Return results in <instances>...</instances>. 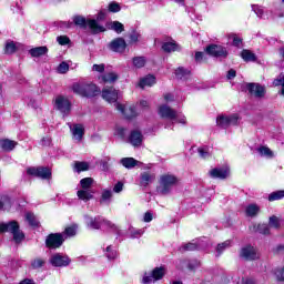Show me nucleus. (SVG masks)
<instances>
[{
  "label": "nucleus",
  "instance_id": "obj_5",
  "mask_svg": "<svg viewBox=\"0 0 284 284\" xmlns=\"http://www.w3.org/2000/svg\"><path fill=\"white\" fill-rule=\"evenodd\" d=\"M85 225L89 230H101V227H109L110 230H114V232L119 230L116 225L112 224V222L108 220H103L101 216H85Z\"/></svg>",
  "mask_w": 284,
  "mask_h": 284
},
{
  "label": "nucleus",
  "instance_id": "obj_42",
  "mask_svg": "<svg viewBox=\"0 0 284 284\" xmlns=\"http://www.w3.org/2000/svg\"><path fill=\"white\" fill-rule=\"evenodd\" d=\"M181 250L183 252H194V250H199V244L190 242L187 244L182 245Z\"/></svg>",
  "mask_w": 284,
  "mask_h": 284
},
{
  "label": "nucleus",
  "instance_id": "obj_17",
  "mask_svg": "<svg viewBox=\"0 0 284 284\" xmlns=\"http://www.w3.org/2000/svg\"><path fill=\"white\" fill-rule=\"evenodd\" d=\"M102 99L108 103H116L119 101V91L113 87L102 89Z\"/></svg>",
  "mask_w": 284,
  "mask_h": 284
},
{
  "label": "nucleus",
  "instance_id": "obj_8",
  "mask_svg": "<svg viewBox=\"0 0 284 284\" xmlns=\"http://www.w3.org/2000/svg\"><path fill=\"white\" fill-rule=\"evenodd\" d=\"M115 108L125 116V119H134L135 116H139V109L133 104L115 103Z\"/></svg>",
  "mask_w": 284,
  "mask_h": 284
},
{
  "label": "nucleus",
  "instance_id": "obj_60",
  "mask_svg": "<svg viewBox=\"0 0 284 284\" xmlns=\"http://www.w3.org/2000/svg\"><path fill=\"white\" fill-rule=\"evenodd\" d=\"M241 43H243V40L236 36H233V45L241 48Z\"/></svg>",
  "mask_w": 284,
  "mask_h": 284
},
{
  "label": "nucleus",
  "instance_id": "obj_34",
  "mask_svg": "<svg viewBox=\"0 0 284 284\" xmlns=\"http://www.w3.org/2000/svg\"><path fill=\"white\" fill-rule=\"evenodd\" d=\"M246 215L253 217L257 216L258 212H261V206L258 204H248L245 209Z\"/></svg>",
  "mask_w": 284,
  "mask_h": 284
},
{
  "label": "nucleus",
  "instance_id": "obj_46",
  "mask_svg": "<svg viewBox=\"0 0 284 284\" xmlns=\"http://www.w3.org/2000/svg\"><path fill=\"white\" fill-rule=\"evenodd\" d=\"M112 199V191L104 190L101 195V203H108Z\"/></svg>",
  "mask_w": 284,
  "mask_h": 284
},
{
  "label": "nucleus",
  "instance_id": "obj_27",
  "mask_svg": "<svg viewBox=\"0 0 284 284\" xmlns=\"http://www.w3.org/2000/svg\"><path fill=\"white\" fill-rule=\"evenodd\" d=\"M120 163L123 165V168H126V170H132V168H136V165H139V161H136L134 158H123L121 159Z\"/></svg>",
  "mask_w": 284,
  "mask_h": 284
},
{
  "label": "nucleus",
  "instance_id": "obj_13",
  "mask_svg": "<svg viewBox=\"0 0 284 284\" xmlns=\"http://www.w3.org/2000/svg\"><path fill=\"white\" fill-rule=\"evenodd\" d=\"M70 257H68V255H63L61 253H55L53 255H51L49 263L53 266V267H68V265H70Z\"/></svg>",
  "mask_w": 284,
  "mask_h": 284
},
{
  "label": "nucleus",
  "instance_id": "obj_39",
  "mask_svg": "<svg viewBox=\"0 0 284 284\" xmlns=\"http://www.w3.org/2000/svg\"><path fill=\"white\" fill-rule=\"evenodd\" d=\"M45 265V260L43 258H34L31 261L32 270H41Z\"/></svg>",
  "mask_w": 284,
  "mask_h": 284
},
{
  "label": "nucleus",
  "instance_id": "obj_48",
  "mask_svg": "<svg viewBox=\"0 0 284 284\" xmlns=\"http://www.w3.org/2000/svg\"><path fill=\"white\" fill-rule=\"evenodd\" d=\"M230 245H232V241L227 240L221 244L217 245L216 247V252L219 254H221L226 247H230Z\"/></svg>",
  "mask_w": 284,
  "mask_h": 284
},
{
  "label": "nucleus",
  "instance_id": "obj_49",
  "mask_svg": "<svg viewBox=\"0 0 284 284\" xmlns=\"http://www.w3.org/2000/svg\"><path fill=\"white\" fill-rule=\"evenodd\" d=\"M64 234H65L67 236H75V235H77V225L68 226V227L64 230Z\"/></svg>",
  "mask_w": 284,
  "mask_h": 284
},
{
  "label": "nucleus",
  "instance_id": "obj_11",
  "mask_svg": "<svg viewBox=\"0 0 284 284\" xmlns=\"http://www.w3.org/2000/svg\"><path fill=\"white\" fill-rule=\"evenodd\" d=\"M63 241H65L63 234L52 233L47 237L45 245L50 250H57L58 247H61V245H63Z\"/></svg>",
  "mask_w": 284,
  "mask_h": 284
},
{
  "label": "nucleus",
  "instance_id": "obj_14",
  "mask_svg": "<svg viewBox=\"0 0 284 284\" xmlns=\"http://www.w3.org/2000/svg\"><path fill=\"white\" fill-rule=\"evenodd\" d=\"M240 256L244 258V261H256V258H258V251L252 245H246L241 248Z\"/></svg>",
  "mask_w": 284,
  "mask_h": 284
},
{
  "label": "nucleus",
  "instance_id": "obj_26",
  "mask_svg": "<svg viewBox=\"0 0 284 284\" xmlns=\"http://www.w3.org/2000/svg\"><path fill=\"white\" fill-rule=\"evenodd\" d=\"M0 148L4 152H12L17 148V142L12 140H2L0 141Z\"/></svg>",
  "mask_w": 284,
  "mask_h": 284
},
{
  "label": "nucleus",
  "instance_id": "obj_1",
  "mask_svg": "<svg viewBox=\"0 0 284 284\" xmlns=\"http://www.w3.org/2000/svg\"><path fill=\"white\" fill-rule=\"evenodd\" d=\"M74 26H79L80 28H89L93 34H99V32H105V27L103 24L97 22L94 19H85L82 16H74L73 22H63L62 28H74Z\"/></svg>",
  "mask_w": 284,
  "mask_h": 284
},
{
  "label": "nucleus",
  "instance_id": "obj_31",
  "mask_svg": "<svg viewBox=\"0 0 284 284\" xmlns=\"http://www.w3.org/2000/svg\"><path fill=\"white\" fill-rule=\"evenodd\" d=\"M251 232H258V234L267 235V234H270V225H267V224H255L251 229Z\"/></svg>",
  "mask_w": 284,
  "mask_h": 284
},
{
  "label": "nucleus",
  "instance_id": "obj_59",
  "mask_svg": "<svg viewBox=\"0 0 284 284\" xmlns=\"http://www.w3.org/2000/svg\"><path fill=\"white\" fill-rule=\"evenodd\" d=\"M113 192H115L116 194H119V192H123V183L118 182L113 187Z\"/></svg>",
  "mask_w": 284,
  "mask_h": 284
},
{
  "label": "nucleus",
  "instance_id": "obj_51",
  "mask_svg": "<svg viewBox=\"0 0 284 284\" xmlns=\"http://www.w3.org/2000/svg\"><path fill=\"white\" fill-rule=\"evenodd\" d=\"M131 239H139V236H143V230L130 229Z\"/></svg>",
  "mask_w": 284,
  "mask_h": 284
},
{
  "label": "nucleus",
  "instance_id": "obj_33",
  "mask_svg": "<svg viewBox=\"0 0 284 284\" xmlns=\"http://www.w3.org/2000/svg\"><path fill=\"white\" fill-rule=\"evenodd\" d=\"M92 185H94V179L92 178H83L80 180V190H94Z\"/></svg>",
  "mask_w": 284,
  "mask_h": 284
},
{
  "label": "nucleus",
  "instance_id": "obj_38",
  "mask_svg": "<svg viewBox=\"0 0 284 284\" xmlns=\"http://www.w3.org/2000/svg\"><path fill=\"white\" fill-rule=\"evenodd\" d=\"M252 10L260 19H267V16L265 14V9H263L262 7L252 6Z\"/></svg>",
  "mask_w": 284,
  "mask_h": 284
},
{
  "label": "nucleus",
  "instance_id": "obj_16",
  "mask_svg": "<svg viewBox=\"0 0 284 284\" xmlns=\"http://www.w3.org/2000/svg\"><path fill=\"white\" fill-rule=\"evenodd\" d=\"M205 52L206 54H210V57H215V58L227 57V49H225L222 45L210 44L209 47H206Z\"/></svg>",
  "mask_w": 284,
  "mask_h": 284
},
{
  "label": "nucleus",
  "instance_id": "obj_58",
  "mask_svg": "<svg viewBox=\"0 0 284 284\" xmlns=\"http://www.w3.org/2000/svg\"><path fill=\"white\" fill-rule=\"evenodd\" d=\"M92 70L94 72H103L105 70V64H93Z\"/></svg>",
  "mask_w": 284,
  "mask_h": 284
},
{
  "label": "nucleus",
  "instance_id": "obj_45",
  "mask_svg": "<svg viewBox=\"0 0 284 284\" xmlns=\"http://www.w3.org/2000/svg\"><path fill=\"white\" fill-rule=\"evenodd\" d=\"M70 70V64H68V62H61L58 65L57 72H59V74H67Z\"/></svg>",
  "mask_w": 284,
  "mask_h": 284
},
{
  "label": "nucleus",
  "instance_id": "obj_24",
  "mask_svg": "<svg viewBox=\"0 0 284 284\" xmlns=\"http://www.w3.org/2000/svg\"><path fill=\"white\" fill-rule=\"evenodd\" d=\"M31 57L39 59V57H45L48 54V47H36L29 50Z\"/></svg>",
  "mask_w": 284,
  "mask_h": 284
},
{
  "label": "nucleus",
  "instance_id": "obj_20",
  "mask_svg": "<svg viewBox=\"0 0 284 284\" xmlns=\"http://www.w3.org/2000/svg\"><path fill=\"white\" fill-rule=\"evenodd\" d=\"M110 48L113 52H125V48H128V44L125 43V40L123 38H118L113 40L110 44Z\"/></svg>",
  "mask_w": 284,
  "mask_h": 284
},
{
  "label": "nucleus",
  "instance_id": "obj_21",
  "mask_svg": "<svg viewBox=\"0 0 284 284\" xmlns=\"http://www.w3.org/2000/svg\"><path fill=\"white\" fill-rule=\"evenodd\" d=\"M77 196L80 201L88 203V201H92V199H94V190L79 189Z\"/></svg>",
  "mask_w": 284,
  "mask_h": 284
},
{
  "label": "nucleus",
  "instance_id": "obj_10",
  "mask_svg": "<svg viewBox=\"0 0 284 284\" xmlns=\"http://www.w3.org/2000/svg\"><path fill=\"white\" fill-rule=\"evenodd\" d=\"M165 276V267H156L152 271L151 275L145 274L143 276L142 283L143 284H151L155 283V281H161Z\"/></svg>",
  "mask_w": 284,
  "mask_h": 284
},
{
  "label": "nucleus",
  "instance_id": "obj_47",
  "mask_svg": "<svg viewBox=\"0 0 284 284\" xmlns=\"http://www.w3.org/2000/svg\"><path fill=\"white\" fill-rule=\"evenodd\" d=\"M133 65L134 68H143L145 65V58L143 57L133 58Z\"/></svg>",
  "mask_w": 284,
  "mask_h": 284
},
{
  "label": "nucleus",
  "instance_id": "obj_9",
  "mask_svg": "<svg viewBox=\"0 0 284 284\" xmlns=\"http://www.w3.org/2000/svg\"><path fill=\"white\" fill-rule=\"evenodd\" d=\"M216 124L219 128H223L224 130L231 125H239V114L220 115L216 119Z\"/></svg>",
  "mask_w": 284,
  "mask_h": 284
},
{
  "label": "nucleus",
  "instance_id": "obj_6",
  "mask_svg": "<svg viewBox=\"0 0 284 284\" xmlns=\"http://www.w3.org/2000/svg\"><path fill=\"white\" fill-rule=\"evenodd\" d=\"M0 232H10L13 235V241H16V243H21L26 237L23 232L19 231V223H17V221L0 224Z\"/></svg>",
  "mask_w": 284,
  "mask_h": 284
},
{
  "label": "nucleus",
  "instance_id": "obj_62",
  "mask_svg": "<svg viewBox=\"0 0 284 284\" xmlns=\"http://www.w3.org/2000/svg\"><path fill=\"white\" fill-rule=\"evenodd\" d=\"M105 16H106L105 11H100V12L98 13V17H97V20H95L97 23H99V21H104Z\"/></svg>",
  "mask_w": 284,
  "mask_h": 284
},
{
  "label": "nucleus",
  "instance_id": "obj_63",
  "mask_svg": "<svg viewBox=\"0 0 284 284\" xmlns=\"http://www.w3.org/2000/svg\"><path fill=\"white\" fill-rule=\"evenodd\" d=\"M152 219H153L152 213L146 212L144 214L143 221H144V223H150V222H152Z\"/></svg>",
  "mask_w": 284,
  "mask_h": 284
},
{
  "label": "nucleus",
  "instance_id": "obj_61",
  "mask_svg": "<svg viewBox=\"0 0 284 284\" xmlns=\"http://www.w3.org/2000/svg\"><path fill=\"white\" fill-rule=\"evenodd\" d=\"M138 108H141V110H145V109L150 108V102H148L146 100H142L138 104Z\"/></svg>",
  "mask_w": 284,
  "mask_h": 284
},
{
  "label": "nucleus",
  "instance_id": "obj_32",
  "mask_svg": "<svg viewBox=\"0 0 284 284\" xmlns=\"http://www.w3.org/2000/svg\"><path fill=\"white\" fill-rule=\"evenodd\" d=\"M241 57H242L243 61H245L246 63L256 61V54H254V52H252L247 49H244L241 52Z\"/></svg>",
  "mask_w": 284,
  "mask_h": 284
},
{
  "label": "nucleus",
  "instance_id": "obj_18",
  "mask_svg": "<svg viewBox=\"0 0 284 284\" xmlns=\"http://www.w3.org/2000/svg\"><path fill=\"white\" fill-rule=\"evenodd\" d=\"M69 128L74 141L81 143V141L83 140V135L85 134V129L83 128V124H69Z\"/></svg>",
  "mask_w": 284,
  "mask_h": 284
},
{
  "label": "nucleus",
  "instance_id": "obj_55",
  "mask_svg": "<svg viewBox=\"0 0 284 284\" xmlns=\"http://www.w3.org/2000/svg\"><path fill=\"white\" fill-rule=\"evenodd\" d=\"M277 281H284V267L275 270Z\"/></svg>",
  "mask_w": 284,
  "mask_h": 284
},
{
  "label": "nucleus",
  "instance_id": "obj_41",
  "mask_svg": "<svg viewBox=\"0 0 284 284\" xmlns=\"http://www.w3.org/2000/svg\"><path fill=\"white\" fill-rule=\"evenodd\" d=\"M190 74V70L178 68L175 71L176 79H187V75Z\"/></svg>",
  "mask_w": 284,
  "mask_h": 284
},
{
  "label": "nucleus",
  "instance_id": "obj_2",
  "mask_svg": "<svg viewBox=\"0 0 284 284\" xmlns=\"http://www.w3.org/2000/svg\"><path fill=\"white\" fill-rule=\"evenodd\" d=\"M176 185H179V178L172 173H164L160 176L158 192L163 195L170 194Z\"/></svg>",
  "mask_w": 284,
  "mask_h": 284
},
{
  "label": "nucleus",
  "instance_id": "obj_52",
  "mask_svg": "<svg viewBox=\"0 0 284 284\" xmlns=\"http://www.w3.org/2000/svg\"><path fill=\"white\" fill-rule=\"evenodd\" d=\"M106 257L112 261L116 257V251L112 248V246L106 247Z\"/></svg>",
  "mask_w": 284,
  "mask_h": 284
},
{
  "label": "nucleus",
  "instance_id": "obj_30",
  "mask_svg": "<svg viewBox=\"0 0 284 284\" xmlns=\"http://www.w3.org/2000/svg\"><path fill=\"white\" fill-rule=\"evenodd\" d=\"M24 219L31 227H39V219H37V215L34 213H26Z\"/></svg>",
  "mask_w": 284,
  "mask_h": 284
},
{
  "label": "nucleus",
  "instance_id": "obj_57",
  "mask_svg": "<svg viewBox=\"0 0 284 284\" xmlns=\"http://www.w3.org/2000/svg\"><path fill=\"white\" fill-rule=\"evenodd\" d=\"M205 54L201 51L195 52V61L196 63H202Z\"/></svg>",
  "mask_w": 284,
  "mask_h": 284
},
{
  "label": "nucleus",
  "instance_id": "obj_35",
  "mask_svg": "<svg viewBox=\"0 0 284 284\" xmlns=\"http://www.w3.org/2000/svg\"><path fill=\"white\" fill-rule=\"evenodd\" d=\"M256 150L260 156H264L265 159H274V151H271L267 146H260Z\"/></svg>",
  "mask_w": 284,
  "mask_h": 284
},
{
  "label": "nucleus",
  "instance_id": "obj_56",
  "mask_svg": "<svg viewBox=\"0 0 284 284\" xmlns=\"http://www.w3.org/2000/svg\"><path fill=\"white\" fill-rule=\"evenodd\" d=\"M139 39H141V34H139V32L133 31V32L130 34V41H131V43H136V42L139 41Z\"/></svg>",
  "mask_w": 284,
  "mask_h": 284
},
{
  "label": "nucleus",
  "instance_id": "obj_44",
  "mask_svg": "<svg viewBox=\"0 0 284 284\" xmlns=\"http://www.w3.org/2000/svg\"><path fill=\"white\" fill-rule=\"evenodd\" d=\"M6 54H14V52H17V43L14 42H7L6 43Z\"/></svg>",
  "mask_w": 284,
  "mask_h": 284
},
{
  "label": "nucleus",
  "instance_id": "obj_36",
  "mask_svg": "<svg viewBox=\"0 0 284 284\" xmlns=\"http://www.w3.org/2000/svg\"><path fill=\"white\" fill-rule=\"evenodd\" d=\"M74 172L81 173V172H88L90 170V163L88 162H74Z\"/></svg>",
  "mask_w": 284,
  "mask_h": 284
},
{
  "label": "nucleus",
  "instance_id": "obj_7",
  "mask_svg": "<svg viewBox=\"0 0 284 284\" xmlns=\"http://www.w3.org/2000/svg\"><path fill=\"white\" fill-rule=\"evenodd\" d=\"M55 109L64 116H68L72 112V102L64 95H58L54 101Z\"/></svg>",
  "mask_w": 284,
  "mask_h": 284
},
{
  "label": "nucleus",
  "instance_id": "obj_25",
  "mask_svg": "<svg viewBox=\"0 0 284 284\" xmlns=\"http://www.w3.org/2000/svg\"><path fill=\"white\" fill-rule=\"evenodd\" d=\"M162 50L164 52H176L180 48L174 40H171L162 43Z\"/></svg>",
  "mask_w": 284,
  "mask_h": 284
},
{
  "label": "nucleus",
  "instance_id": "obj_12",
  "mask_svg": "<svg viewBox=\"0 0 284 284\" xmlns=\"http://www.w3.org/2000/svg\"><path fill=\"white\" fill-rule=\"evenodd\" d=\"M29 176H38L39 179H50L52 176V171L43 166H32L27 170Z\"/></svg>",
  "mask_w": 284,
  "mask_h": 284
},
{
  "label": "nucleus",
  "instance_id": "obj_64",
  "mask_svg": "<svg viewBox=\"0 0 284 284\" xmlns=\"http://www.w3.org/2000/svg\"><path fill=\"white\" fill-rule=\"evenodd\" d=\"M19 284H37V283H34V280L24 278Z\"/></svg>",
  "mask_w": 284,
  "mask_h": 284
},
{
  "label": "nucleus",
  "instance_id": "obj_28",
  "mask_svg": "<svg viewBox=\"0 0 284 284\" xmlns=\"http://www.w3.org/2000/svg\"><path fill=\"white\" fill-rule=\"evenodd\" d=\"M130 143L134 146L140 145L143 143V135L140 131H133L130 135Z\"/></svg>",
  "mask_w": 284,
  "mask_h": 284
},
{
  "label": "nucleus",
  "instance_id": "obj_3",
  "mask_svg": "<svg viewBox=\"0 0 284 284\" xmlns=\"http://www.w3.org/2000/svg\"><path fill=\"white\" fill-rule=\"evenodd\" d=\"M72 90L80 97H98V94H101V89L93 83L77 82L72 85Z\"/></svg>",
  "mask_w": 284,
  "mask_h": 284
},
{
  "label": "nucleus",
  "instance_id": "obj_54",
  "mask_svg": "<svg viewBox=\"0 0 284 284\" xmlns=\"http://www.w3.org/2000/svg\"><path fill=\"white\" fill-rule=\"evenodd\" d=\"M121 11V6L116 2H111L109 4V12H120Z\"/></svg>",
  "mask_w": 284,
  "mask_h": 284
},
{
  "label": "nucleus",
  "instance_id": "obj_15",
  "mask_svg": "<svg viewBox=\"0 0 284 284\" xmlns=\"http://www.w3.org/2000/svg\"><path fill=\"white\" fill-rule=\"evenodd\" d=\"M246 89L251 97H255V99H263L265 97V87L258 83H247Z\"/></svg>",
  "mask_w": 284,
  "mask_h": 284
},
{
  "label": "nucleus",
  "instance_id": "obj_4",
  "mask_svg": "<svg viewBox=\"0 0 284 284\" xmlns=\"http://www.w3.org/2000/svg\"><path fill=\"white\" fill-rule=\"evenodd\" d=\"M159 115L162 119H169V121H174L175 123H182V125H185L187 123V120L185 119V115L176 112L172 108L163 104L159 108Z\"/></svg>",
  "mask_w": 284,
  "mask_h": 284
},
{
  "label": "nucleus",
  "instance_id": "obj_50",
  "mask_svg": "<svg viewBox=\"0 0 284 284\" xmlns=\"http://www.w3.org/2000/svg\"><path fill=\"white\" fill-rule=\"evenodd\" d=\"M197 152H199L201 159H209V156H210V150L207 148H199Z\"/></svg>",
  "mask_w": 284,
  "mask_h": 284
},
{
  "label": "nucleus",
  "instance_id": "obj_19",
  "mask_svg": "<svg viewBox=\"0 0 284 284\" xmlns=\"http://www.w3.org/2000/svg\"><path fill=\"white\" fill-rule=\"evenodd\" d=\"M212 179H227L230 176V168H217L210 171Z\"/></svg>",
  "mask_w": 284,
  "mask_h": 284
},
{
  "label": "nucleus",
  "instance_id": "obj_40",
  "mask_svg": "<svg viewBox=\"0 0 284 284\" xmlns=\"http://www.w3.org/2000/svg\"><path fill=\"white\" fill-rule=\"evenodd\" d=\"M270 227H274L275 230H278L281 227V220L276 215H272L268 220Z\"/></svg>",
  "mask_w": 284,
  "mask_h": 284
},
{
  "label": "nucleus",
  "instance_id": "obj_22",
  "mask_svg": "<svg viewBox=\"0 0 284 284\" xmlns=\"http://www.w3.org/2000/svg\"><path fill=\"white\" fill-rule=\"evenodd\" d=\"M156 175L150 172H143L140 175V185L141 187H148L150 183H154Z\"/></svg>",
  "mask_w": 284,
  "mask_h": 284
},
{
  "label": "nucleus",
  "instance_id": "obj_37",
  "mask_svg": "<svg viewBox=\"0 0 284 284\" xmlns=\"http://www.w3.org/2000/svg\"><path fill=\"white\" fill-rule=\"evenodd\" d=\"M267 199L270 202L281 201V199H284V191H274L268 194Z\"/></svg>",
  "mask_w": 284,
  "mask_h": 284
},
{
  "label": "nucleus",
  "instance_id": "obj_43",
  "mask_svg": "<svg viewBox=\"0 0 284 284\" xmlns=\"http://www.w3.org/2000/svg\"><path fill=\"white\" fill-rule=\"evenodd\" d=\"M111 30H114V32H116L118 34H121V32H123L125 29L123 27V23L119 21H113L111 23Z\"/></svg>",
  "mask_w": 284,
  "mask_h": 284
},
{
  "label": "nucleus",
  "instance_id": "obj_23",
  "mask_svg": "<svg viewBox=\"0 0 284 284\" xmlns=\"http://www.w3.org/2000/svg\"><path fill=\"white\" fill-rule=\"evenodd\" d=\"M156 83V78L154 75H146L140 80L139 87L144 88H152Z\"/></svg>",
  "mask_w": 284,
  "mask_h": 284
},
{
  "label": "nucleus",
  "instance_id": "obj_29",
  "mask_svg": "<svg viewBox=\"0 0 284 284\" xmlns=\"http://www.w3.org/2000/svg\"><path fill=\"white\" fill-rule=\"evenodd\" d=\"M119 80V74L116 72H109L101 77V81L103 83H116Z\"/></svg>",
  "mask_w": 284,
  "mask_h": 284
},
{
  "label": "nucleus",
  "instance_id": "obj_53",
  "mask_svg": "<svg viewBox=\"0 0 284 284\" xmlns=\"http://www.w3.org/2000/svg\"><path fill=\"white\" fill-rule=\"evenodd\" d=\"M57 41L60 45H68V43H70V38L67 36H60L57 38Z\"/></svg>",
  "mask_w": 284,
  "mask_h": 284
}]
</instances>
